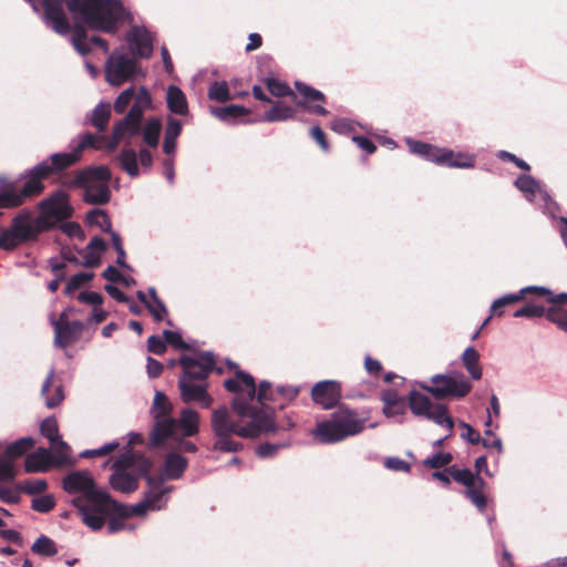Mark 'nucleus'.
Here are the masks:
<instances>
[{"label":"nucleus","instance_id":"nucleus-34","mask_svg":"<svg viewBox=\"0 0 567 567\" xmlns=\"http://www.w3.org/2000/svg\"><path fill=\"white\" fill-rule=\"evenodd\" d=\"M409 146L412 153L417 154L437 165L440 164V159H442L446 154L442 153V148L420 141H409Z\"/></svg>","mask_w":567,"mask_h":567},{"label":"nucleus","instance_id":"nucleus-50","mask_svg":"<svg viewBox=\"0 0 567 567\" xmlns=\"http://www.w3.org/2000/svg\"><path fill=\"white\" fill-rule=\"evenodd\" d=\"M105 140V136H97L92 133H85L80 137V142L74 147L75 152L82 158L83 152L86 148L100 150L101 143Z\"/></svg>","mask_w":567,"mask_h":567},{"label":"nucleus","instance_id":"nucleus-13","mask_svg":"<svg viewBox=\"0 0 567 567\" xmlns=\"http://www.w3.org/2000/svg\"><path fill=\"white\" fill-rule=\"evenodd\" d=\"M447 471L454 481L466 487V497L471 499L480 512H483L487 505L484 494L486 482L480 475H474L468 468L458 470L455 466H450Z\"/></svg>","mask_w":567,"mask_h":567},{"label":"nucleus","instance_id":"nucleus-29","mask_svg":"<svg viewBox=\"0 0 567 567\" xmlns=\"http://www.w3.org/2000/svg\"><path fill=\"white\" fill-rule=\"evenodd\" d=\"M272 106L265 112L264 121L266 122H282L295 118L297 110L281 101H274Z\"/></svg>","mask_w":567,"mask_h":567},{"label":"nucleus","instance_id":"nucleus-39","mask_svg":"<svg viewBox=\"0 0 567 567\" xmlns=\"http://www.w3.org/2000/svg\"><path fill=\"white\" fill-rule=\"evenodd\" d=\"M148 295L151 297L150 305H147V310L152 315L155 321L159 322L165 320L168 326H173L172 320L165 319V317L168 313V310L165 306V303L158 298L156 289L150 288Z\"/></svg>","mask_w":567,"mask_h":567},{"label":"nucleus","instance_id":"nucleus-42","mask_svg":"<svg viewBox=\"0 0 567 567\" xmlns=\"http://www.w3.org/2000/svg\"><path fill=\"white\" fill-rule=\"evenodd\" d=\"M40 432L51 444H59L61 447H68V444L59 435V425L54 416L44 419L40 424Z\"/></svg>","mask_w":567,"mask_h":567},{"label":"nucleus","instance_id":"nucleus-20","mask_svg":"<svg viewBox=\"0 0 567 567\" xmlns=\"http://www.w3.org/2000/svg\"><path fill=\"white\" fill-rule=\"evenodd\" d=\"M178 388L184 403L197 402L204 409L213 404V398L207 392V383H196L188 379H179Z\"/></svg>","mask_w":567,"mask_h":567},{"label":"nucleus","instance_id":"nucleus-60","mask_svg":"<svg viewBox=\"0 0 567 567\" xmlns=\"http://www.w3.org/2000/svg\"><path fill=\"white\" fill-rule=\"evenodd\" d=\"M134 102L130 110L137 109L141 113V117H144V112L152 104V99L146 89L142 87L140 92L134 95Z\"/></svg>","mask_w":567,"mask_h":567},{"label":"nucleus","instance_id":"nucleus-23","mask_svg":"<svg viewBox=\"0 0 567 567\" xmlns=\"http://www.w3.org/2000/svg\"><path fill=\"white\" fill-rule=\"evenodd\" d=\"M53 463L51 453L43 447L27 455L24 460V471L27 473H44L48 472Z\"/></svg>","mask_w":567,"mask_h":567},{"label":"nucleus","instance_id":"nucleus-49","mask_svg":"<svg viewBox=\"0 0 567 567\" xmlns=\"http://www.w3.org/2000/svg\"><path fill=\"white\" fill-rule=\"evenodd\" d=\"M55 223L44 210L34 219L31 218V226L34 234V240L38 239L39 235L53 229L56 226Z\"/></svg>","mask_w":567,"mask_h":567},{"label":"nucleus","instance_id":"nucleus-30","mask_svg":"<svg viewBox=\"0 0 567 567\" xmlns=\"http://www.w3.org/2000/svg\"><path fill=\"white\" fill-rule=\"evenodd\" d=\"M187 467V460L177 454L169 453L167 454L164 463V474L163 477L168 480H177L179 478Z\"/></svg>","mask_w":567,"mask_h":567},{"label":"nucleus","instance_id":"nucleus-2","mask_svg":"<svg viewBox=\"0 0 567 567\" xmlns=\"http://www.w3.org/2000/svg\"><path fill=\"white\" fill-rule=\"evenodd\" d=\"M34 12H40L38 0H25ZM69 12L82 20L90 29L115 33L117 24L123 20L125 9L118 0H41L43 9L41 18L55 33L65 35L71 23L63 4Z\"/></svg>","mask_w":567,"mask_h":567},{"label":"nucleus","instance_id":"nucleus-58","mask_svg":"<svg viewBox=\"0 0 567 567\" xmlns=\"http://www.w3.org/2000/svg\"><path fill=\"white\" fill-rule=\"evenodd\" d=\"M453 461V456L451 453H442L439 452L431 457H427L423 461L425 467L429 468H441L447 466Z\"/></svg>","mask_w":567,"mask_h":567},{"label":"nucleus","instance_id":"nucleus-6","mask_svg":"<svg viewBox=\"0 0 567 567\" xmlns=\"http://www.w3.org/2000/svg\"><path fill=\"white\" fill-rule=\"evenodd\" d=\"M178 430L186 437L196 435L199 431V414L193 409L182 410L178 419L166 420L152 429L150 442L153 446H159L167 439L174 437Z\"/></svg>","mask_w":567,"mask_h":567},{"label":"nucleus","instance_id":"nucleus-11","mask_svg":"<svg viewBox=\"0 0 567 567\" xmlns=\"http://www.w3.org/2000/svg\"><path fill=\"white\" fill-rule=\"evenodd\" d=\"M81 158L73 148L70 153H54L48 161H42L31 169L30 175L39 186H44L43 182L55 173H61L75 165Z\"/></svg>","mask_w":567,"mask_h":567},{"label":"nucleus","instance_id":"nucleus-45","mask_svg":"<svg viewBox=\"0 0 567 567\" xmlns=\"http://www.w3.org/2000/svg\"><path fill=\"white\" fill-rule=\"evenodd\" d=\"M86 223L91 226L100 227L102 231L114 233L112 230V221L107 213L103 209L94 208L86 214Z\"/></svg>","mask_w":567,"mask_h":567},{"label":"nucleus","instance_id":"nucleus-40","mask_svg":"<svg viewBox=\"0 0 567 567\" xmlns=\"http://www.w3.org/2000/svg\"><path fill=\"white\" fill-rule=\"evenodd\" d=\"M34 443L35 442L32 437H21L14 441L13 443L9 444L6 447L3 455L13 462L14 460L22 457L27 452L33 449Z\"/></svg>","mask_w":567,"mask_h":567},{"label":"nucleus","instance_id":"nucleus-26","mask_svg":"<svg viewBox=\"0 0 567 567\" xmlns=\"http://www.w3.org/2000/svg\"><path fill=\"white\" fill-rule=\"evenodd\" d=\"M54 379H55V373H54V370L51 369L49 374L47 375V378L42 384V389H41V394H42V396H44L45 405L49 409L56 408L64 400L62 384L54 385Z\"/></svg>","mask_w":567,"mask_h":567},{"label":"nucleus","instance_id":"nucleus-41","mask_svg":"<svg viewBox=\"0 0 567 567\" xmlns=\"http://www.w3.org/2000/svg\"><path fill=\"white\" fill-rule=\"evenodd\" d=\"M210 112L214 116L225 122L230 120H237L250 114V110L235 104L221 107H212Z\"/></svg>","mask_w":567,"mask_h":567},{"label":"nucleus","instance_id":"nucleus-36","mask_svg":"<svg viewBox=\"0 0 567 567\" xmlns=\"http://www.w3.org/2000/svg\"><path fill=\"white\" fill-rule=\"evenodd\" d=\"M162 131L161 120L157 117H150L145 124H142V134L143 142L148 147H157L159 142V135Z\"/></svg>","mask_w":567,"mask_h":567},{"label":"nucleus","instance_id":"nucleus-3","mask_svg":"<svg viewBox=\"0 0 567 567\" xmlns=\"http://www.w3.org/2000/svg\"><path fill=\"white\" fill-rule=\"evenodd\" d=\"M63 489L68 494H78L72 499V505L78 509L82 522L92 530L103 527L102 514L110 509L124 514V507L112 499L109 493L96 488L94 478L87 471L71 472L63 477Z\"/></svg>","mask_w":567,"mask_h":567},{"label":"nucleus","instance_id":"nucleus-8","mask_svg":"<svg viewBox=\"0 0 567 567\" xmlns=\"http://www.w3.org/2000/svg\"><path fill=\"white\" fill-rule=\"evenodd\" d=\"M408 405L414 415L431 420L439 425H445L452 432L454 421L445 404H433L429 396L413 390L409 393Z\"/></svg>","mask_w":567,"mask_h":567},{"label":"nucleus","instance_id":"nucleus-59","mask_svg":"<svg viewBox=\"0 0 567 567\" xmlns=\"http://www.w3.org/2000/svg\"><path fill=\"white\" fill-rule=\"evenodd\" d=\"M545 315V307L534 303H527L514 312L515 318H540Z\"/></svg>","mask_w":567,"mask_h":567},{"label":"nucleus","instance_id":"nucleus-17","mask_svg":"<svg viewBox=\"0 0 567 567\" xmlns=\"http://www.w3.org/2000/svg\"><path fill=\"white\" fill-rule=\"evenodd\" d=\"M39 209L44 210L55 223L71 218L74 212L69 194L61 189L42 199L39 203Z\"/></svg>","mask_w":567,"mask_h":567},{"label":"nucleus","instance_id":"nucleus-47","mask_svg":"<svg viewBox=\"0 0 567 567\" xmlns=\"http://www.w3.org/2000/svg\"><path fill=\"white\" fill-rule=\"evenodd\" d=\"M124 507V514L121 515L117 511L110 509L107 513L102 514L103 516V525L105 524L106 517L111 516L109 524H107V530L110 534H114L120 532L124 528V519L127 517H131V513L128 511V507L121 504Z\"/></svg>","mask_w":567,"mask_h":567},{"label":"nucleus","instance_id":"nucleus-22","mask_svg":"<svg viewBox=\"0 0 567 567\" xmlns=\"http://www.w3.org/2000/svg\"><path fill=\"white\" fill-rule=\"evenodd\" d=\"M381 401L384 404L382 412L386 417L403 415L406 412V400L394 389L382 390Z\"/></svg>","mask_w":567,"mask_h":567},{"label":"nucleus","instance_id":"nucleus-10","mask_svg":"<svg viewBox=\"0 0 567 567\" xmlns=\"http://www.w3.org/2000/svg\"><path fill=\"white\" fill-rule=\"evenodd\" d=\"M421 388L431 393L436 400L464 398L472 390L471 383L465 379H456L445 374L433 375L431 378V385L421 384Z\"/></svg>","mask_w":567,"mask_h":567},{"label":"nucleus","instance_id":"nucleus-63","mask_svg":"<svg viewBox=\"0 0 567 567\" xmlns=\"http://www.w3.org/2000/svg\"><path fill=\"white\" fill-rule=\"evenodd\" d=\"M135 464V455L128 451L122 454L116 461L113 463L112 467L114 472H127L128 468L133 467Z\"/></svg>","mask_w":567,"mask_h":567},{"label":"nucleus","instance_id":"nucleus-52","mask_svg":"<svg viewBox=\"0 0 567 567\" xmlns=\"http://www.w3.org/2000/svg\"><path fill=\"white\" fill-rule=\"evenodd\" d=\"M550 322L556 323L561 330L567 332V311L557 306L545 308L544 315Z\"/></svg>","mask_w":567,"mask_h":567},{"label":"nucleus","instance_id":"nucleus-56","mask_svg":"<svg viewBox=\"0 0 567 567\" xmlns=\"http://www.w3.org/2000/svg\"><path fill=\"white\" fill-rule=\"evenodd\" d=\"M17 474L13 462L3 454L0 455V482H11L16 478Z\"/></svg>","mask_w":567,"mask_h":567},{"label":"nucleus","instance_id":"nucleus-7","mask_svg":"<svg viewBox=\"0 0 567 567\" xmlns=\"http://www.w3.org/2000/svg\"><path fill=\"white\" fill-rule=\"evenodd\" d=\"M24 183L18 188L16 182H6L0 185V209H12L20 207L27 200L41 195L44 186H39L30 175L25 172Z\"/></svg>","mask_w":567,"mask_h":567},{"label":"nucleus","instance_id":"nucleus-38","mask_svg":"<svg viewBox=\"0 0 567 567\" xmlns=\"http://www.w3.org/2000/svg\"><path fill=\"white\" fill-rule=\"evenodd\" d=\"M121 168L131 177H137L140 175V167L137 163V153L130 147H124L118 157Z\"/></svg>","mask_w":567,"mask_h":567},{"label":"nucleus","instance_id":"nucleus-1","mask_svg":"<svg viewBox=\"0 0 567 567\" xmlns=\"http://www.w3.org/2000/svg\"><path fill=\"white\" fill-rule=\"evenodd\" d=\"M224 388L236 395L231 401V410L221 406L212 413L215 451H241L244 444L235 441L234 436L255 439L277 432L275 411L266 405V402L277 401L276 390L270 382L261 381L257 388L254 377L238 369L235 378L224 381Z\"/></svg>","mask_w":567,"mask_h":567},{"label":"nucleus","instance_id":"nucleus-61","mask_svg":"<svg viewBox=\"0 0 567 567\" xmlns=\"http://www.w3.org/2000/svg\"><path fill=\"white\" fill-rule=\"evenodd\" d=\"M135 95L134 87L124 90L114 102V111L117 114H123L127 106L131 104Z\"/></svg>","mask_w":567,"mask_h":567},{"label":"nucleus","instance_id":"nucleus-16","mask_svg":"<svg viewBox=\"0 0 567 567\" xmlns=\"http://www.w3.org/2000/svg\"><path fill=\"white\" fill-rule=\"evenodd\" d=\"M52 326L54 329V344L62 349L79 341L85 329L82 321H69L66 311H63L58 320H52Z\"/></svg>","mask_w":567,"mask_h":567},{"label":"nucleus","instance_id":"nucleus-33","mask_svg":"<svg viewBox=\"0 0 567 567\" xmlns=\"http://www.w3.org/2000/svg\"><path fill=\"white\" fill-rule=\"evenodd\" d=\"M167 107L172 113L186 115L188 103L185 93L177 86L171 85L167 90Z\"/></svg>","mask_w":567,"mask_h":567},{"label":"nucleus","instance_id":"nucleus-31","mask_svg":"<svg viewBox=\"0 0 567 567\" xmlns=\"http://www.w3.org/2000/svg\"><path fill=\"white\" fill-rule=\"evenodd\" d=\"M110 484L112 488L122 493H133L138 488V480L136 476L127 472H114L110 476Z\"/></svg>","mask_w":567,"mask_h":567},{"label":"nucleus","instance_id":"nucleus-55","mask_svg":"<svg viewBox=\"0 0 567 567\" xmlns=\"http://www.w3.org/2000/svg\"><path fill=\"white\" fill-rule=\"evenodd\" d=\"M93 277L94 275L92 272H79L72 276L65 286V295H71L80 287L92 280Z\"/></svg>","mask_w":567,"mask_h":567},{"label":"nucleus","instance_id":"nucleus-5","mask_svg":"<svg viewBox=\"0 0 567 567\" xmlns=\"http://www.w3.org/2000/svg\"><path fill=\"white\" fill-rule=\"evenodd\" d=\"M363 427L354 411L340 410L331 420L318 423L313 434L321 443H334L360 433Z\"/></svg>","mask_w":567,"mask_h":567},{"label":"nucleus","instance_id":"nucleus-35","mask_svg":"<svg viewBox=\"0 0 567 567\" xmlns=\"http://www.w3.org/2000/svg\"><path fill=\"white\" fill-rule=\"evenodd\" d=\"M442 153H446L439 165L457 168H472L475 164V157L464 153H454L451 150L442 148Z\"/></svg>","mask_w":567,"mask_h":567},{"label":"nucleus","instance_id":"nucleus-12","mask_svg":"<svg viewBox=\"0 0 567 567\" xmlns=\"http://www.w3.org/2000/svg\"><path fill=\"white\" fill-rule=\"evenodd\" d=\"M143 120L137 109L130 110L124 117L114 123L106 150H116L122 141H125L126 145L131 144L132 138L140 135Z\"/></svg>","mask_w":567,"mask_h":567},{"label":"nucleus","instance_id":"nucleus-24","mask_svg":"<svg viewBox=\"0 0 567 567\" xmlns=\"http://www.w3.org/2000/svg\"><path fill=\"white\" fill-rule=\"evenodd\" d=\"M173 404L171 403L167 395L162 391H156L152 406L150 409V413L154 420V425L152 429H155L158 423L164 422L166 420H172Z\"/></svg>","mask_w":567,"mask_h":567},{"label":"nucleus","instance_id":"nucleus-28","mask_svg":"<svg viewBox=\"0 0 567 567\" xmlns=\"http://www.w3.org/2000/svg\"><path fill=\"white\" fill-rule=\"evenodd\" d=\"M106 250V243L102 237H93L87 246L80 251L84 261L81 264L84 267H97L101 264V256Z\"/></svg>","mask_w":567,"mask_h":567},{"label":"nucleus","instance_id":"nucleus-9","mask_svg":"<svg viewBox=\"0 0 567 567\" xmlns=\"http://www.w3.org/2000/svg\"><path fill=\"white\" fill-rule=\"evenodd\" d=\"M32 214L24 209L17 214L9 228H3L0 235V248L7 251L16 249L23 243L34 241L31 226Z\"/></svg>","mask_w":567,"mask_h":567},{"label":"nucleus","instance_id":"nucleus-32","mask_svg":"<svg viewBox=\"0 0 567 567\" xmlns=\"http://www.w3.org/2000/svg\"><path fill=\"white\" fill-rule=\"evenodd\" d=\"M182 122L174 117H168L167 125L164 133L163 152L172 155L176 150L177 137L182 133Z\"/></svg>","mask_w":567,"mask_h":567},{"label":"nucleus","instance_id":"nucleus-44","mask_svg":"<svg viewBox=\"0 0 567 567\" xmlns=\"http://www.w3.org/2000/svg\"><path fill=\"white\" fill-rule=\"evenodd\" d=\"M265 85L271 95L276 97H290L291 100L297 99V93L286 83L275 78H266L264 80Z\"/></svg>","mask_w":567,"mask_h":567},{"label":"nucleus","instance_id":"nucleus-14","mask_svg":"<svg viewBox=\"0 0 567 567\" xmlns=\"http://www.w3.org/2000/svg\"><path fill=\"white\" fill-rule=\"evenodd\" d=\"M136 71V60L124 53H113L105 65V79L113 86L130 81Z\"/></svg>","mask_w":567,"mask_h":567},{"label":"nucleus","instance_id":"nucleus-46","mask_svg":"<svg viewBox=\"0 0 567 567\" xmlns=\"http://www.w3.org/2000/svg\"><path fill=\"white\" fill-rule=\"evenodd\" d=\"M33 554L42 557H52L58 554V547L53 539L45 535H41L31 546Z\"/></svg>","mask_w":567,"mask_h":567},{"label":"nucleus","instance_id":"nucleus-51","mask_svg":"<svg viewBox=\"0 0 567 567\" xmlns=\"http://www.w3.org/2000/svg\"><path fill=\"white\" fill-rule=\"evenodd\" d=\"M48 489V483L42 478L27 480L18 485V491L29 495L41 494Z\"/></svg>","mask_w":567,"mask_h":567},{"label":"nucleus","instance_id":"nucleus-19","mask_svg":"<svg viewBox=\"0 0 567 567\" xmlns=\"http://www.w3.org/2000/svg\"><path fill=\"white\" fill-rule=\"evenodd\" d=\"M341 398V384L337 381L326 380L316 383L311 390V399L315 403L329 410L334 408Z\"/></svg>","mask_w":567,"mask_h":567},{"label":"nucleus","instance_id":"nucleus-64","mask_svg":"<svg viewBox=\"0 0 567 567\" xmlns=\"http://www.w3.org/2000/svg\"><path fill=\"white\" fill-rule=\"evenodd\" d=\"M163 338L165 343L173 346L176 349L187 350L188 346L184 342L182 336L178 332L164 330Z\"/></svg>","mask_w":567,"mask_h":567},{"label":"nucleus","instance_id":"nucleus-21","mask_svg":"<svg viewBox=\"0 0 567 567\" xmlns=\"http://www.w3.org/2000/svg\"><path fill=\"white\" fill-rule=\"evenodd\" d=\"M126 40L131 45L134 55L143 59H148L153 53V39L150 32L143 27H133Z\"/></svg>","mask_w":567,"mask_h":567},{"label":"nucleus","instance_id":"nucleus-4","mask_svg":"<svg viewBox=\"0 0 567 567\" xmlns=\"http://www.w3.org/2000/svg\"><path fill=\"white\" fill-rule=\"evenodd\" d=\"M111 178L112 173L109 167L89 166L76 171L69 186L83 188V200L86 204L105 205L111 199V190L107 185Z\"/></svg>","mask_w":567,"mask_h":567},{"label":"nucleus","instance_id":"nucleus-15","mask_svg":"<svg viewBox=\"0 0 567 567\" xmlns=\"http://www.w3.org/2000/svg\"><path fill=\"white\" fill-rule=\"evenodd\" d=\"M295 89L297 91V99L292 101L297 106L320 116L329 114V111L323 107V104L327 103V97L321 91L301 81L295 82Z\"/></svg>","mask_w":567,"mask_h":567},{"label":"nucleus","instance_id":"nucleus-43","mask_svg":"<svg viewBox=\"0 0 567 567\" xmlns=\"http://www.w3.org/2000/svg\"><path fill=\"white\" fill-rule=\"evenodd\" d=\"M480 353L473 347H468L465 349L462 355V361L467 372L474 380H478L482 378V368L478 364Z\"/></svg>","mask_w":567,"mask_h":567},{"label":"nucleus","instance_id":"nucleus-48","mask_svg":"<svg viewBox=\"0 0 567 567\" xmlns=\"http://www.w3.org/2000/svg\"><path fill=\"white\" fill-rule=\"evenodd\" d=\"M208 97L212 101H216V102H220V103H225V102H228V101L235 99V96H233L230 94L228 84L225 81L214 82L209 86Z\"/></svg>","mask_w":567,"mask_h":567},{"label":"nucleus","instance_id":"nucleus-18","mask_svg":"<svg viewBox=\"0 0 567 567\" xmlns=\"http://www.w3.org/2000/svg\"><path fill=\"white\" fill-rule=\"evenodd\" d=\"M179 364L183 368V377L181 379H188L192 381H205L209 373L213 371L215 360L212 354L205 353L199 358H192L183 355L179 359Z\"/></svg>","mask_w":567,"mask_h":567},{"label":"nucleus","instance_id":"nucleus-25","mask_svg":"<svg viewBox=\"0 0 567 567\" xmlns=\"http://www.w3.org/2000/svg\"><path fill=\"white\" fill-rule=\"evenodd\" d=\"M525 293H535L537 296H549L550 291L544 287H527V288L522 289L518 293L506 295L493 302L492 308H491L492 313L494 316L501 317L503 315V312L499 310L503 307L520 301L524 298Z\"/></svg>","mask_w":567,"mask_h":567},{"label":"nucleus","instance_id":"nucleus-54","mask_svg":"<svg viewBox=\"0 0 567 567\" xmlns=\"http://www.w3.org/2000/svg\"><path fill=\"white\" fill-rule=\"evenodd\" d=\"M515 186L523 193L535 195L539 189V185L530 175H519L515 181Z\"/></svg>","mask_w":567,"mask_h":567},{"label":"nucleus","instance_id":"nucleus-53","mask_svg":"<svg viewBox=\"0 0 567 567\" xmlns=\"http://www.w3.org/2000/svg\"><path fill=\"white\" fill-rule=\"evenodd\" d=\"M289 445L290 442L288 439L279 443H261L256 449V454L261 458L272 457L278 453L279 450L288 447Z\"/></svg>","mask_w":567,"mask_h":567},{"label":"nucleus","instance_id":"nucleus-37","mask_svg":"<svg viewBox=\"0 0 567 567\" xmlns=\"http://www.w3.org/2000/svg\"><path fill=\"white\" fill-rule=\"evenodd\" d=\"M112 114L111 104L107 102H100L93 110L90 123L99 132H105Z\"/></svg>","mask_w":567,"mask_h":567},{"label":"nucleus","instance_id":"nucleus-57","mask_svg":"<svg viewBox=\"0 0 567 567\" xmlns=\"http://www.w3.org/2000/svg\"><path fill=\"white\" fill-rule=\"evenodd\" d=\"M55 506V499L52 495L47 494L35 497L31 502V508L39 513H49Z\"/></svg>","mask_w":567,"mask_h":567},{"label":"nucleus","instance_id":"nucleus-62","mask_svg":"<svg viewBox=\"0 0 567 567\" xmlns=\"http://www.w3.org/2000/svg\"><path fill=\"white\" fill-rule=\"evenodd\" d=\"M111 239H112V245L117 252L116 264L122 268L128 269L130 266L126 262V252L124 250L121 236L114 231V233H111Z\"/></svg>","mask_w":567,"mask_h":567},{"label":"nucleus","instance_id":"nucleus-27","mask_svg":"<svg viewBox=\"0 0 567 567\" xmlns=\"http://www.w3.org/2000/svg\"><path fill=\"white\" fill-rule=\"evenodd\" d=\"M146 481L150 489L145 493V501H150L151 509H161L163 507L162 501L164 495L168 492L167 488H163L164 477L163 475H146Z\"/></svg>","mask_w":567,"mask_h":567}]
</instances>
